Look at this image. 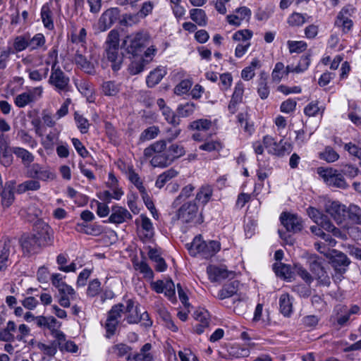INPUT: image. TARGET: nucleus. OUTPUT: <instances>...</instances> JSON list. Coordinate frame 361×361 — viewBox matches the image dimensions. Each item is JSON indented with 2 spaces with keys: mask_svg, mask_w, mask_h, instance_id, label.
<instances>
[{
  "mask_svg": "<svg viewBox=\"0 0 361 361\" xmlns=\"http://www.w3.org/2000/svg\"><path fill=\"white\" fill-rule=\"evenodd\" d=\"M130 219H132V215L128 209L122 207L115 206L112 207L109 222L121 224Z\"/></svg>",
  "mask_w": 361,
  "mask_h": 361,
  "instance_id": "nucleus-19",
  "label": "nucleus"
},
{
  "mask_svg": "<svg viewBox=\"0 0 361 361\" xmlns=\"http://www.w3.org/2000/svg\"><path fill=\"white\" fill-rule=\"evenodd\" d=\"M123 313H125V320L128 324H137L140 322V310L132 300H128L126 305L124 306Z\"/></svg>",
  "mask_w": 361,
  "mask_h": 361,
  "instance_id": "nucleus-20",
  "label": "nucleus"
},
{
  "mask_svg": "<svg viewBox=\"0 0 361 361\" xmlns=\"http://www.w3.org/2000/svg\"><path fill=\"white\" fill-rule=\"evenodd\" d=\"M212 126L211 120L207 118H200L191 122L188 128L192 130L207 131Z\"/></svg>",
  "mask_w": 361,
  "mask_h": 361,
  "instance_id": "nucleus-48",
  "label": "nucleus"
},
{
  "mask_svg": "<svg viewBox=\"0 0 361 361\" xmlns=\"http://www.w3.org/2000/svg\"><path fill=\"white\" fill-rule=\"evenodd\" d=\"M143 154L146 159L151 158L150 164L153 167L165 168L185 155V149L177 143L168 147L166 140H160L146 147Z\"/></svg>",
  "mask_w": 361,
  "mask_h": 361,
  "instance_id": "nucleus-1",
  "label": "nucleus"
},
{
  "mask_svg": "<svg viewBox=\"0 0 361 361\" xmlns=\"http://www.w3.org/2000/svg\"><path fill=\"white\" fill-rule=\"evenodd\" d=\"M50 57L54 59V62L51 66V75L49 79L50 85L55 87L58 91H66L69 84V78L66 76L64 73L56 66L57 53L53 50L49 53Z\"/></svg>",
  "mask_w": 361,
  "mask_h": 361,
  "instance_id": "nucleus-5",
  "label": "nucleus"
},
{
  "mask_svg": "<svg viewBox=\"0 0 361 361\" xmlns=\"http://www.w3.org/2000/svg\"><path fill=\"white\" fill-rule=\"evenodd\" d=\"M13 148L10 147L8 137L1 134L0 135V162L4 166H11L13 161Z\"/></svg>",
  "mask_w": 361,
  "mask_h": 361,
  "instance_id": "nucleus-14",
  "label": "nucleus"
},
{
  "mask_svg": "<svg viewBox=\"0 0 361 361\" xmlns=\"http://www.w3.org/2000/svg\"><path fill=\"white\" fill-rule=\"evenodd\" d=\"M186 246L190 255L194 257L200 255L204 259L212 257L221 249V245L218 241L207 242L202 239L200 235L195 236L192 241L187 244Z\"/></svg>",
  "mask_w": 361,
  "mask_h": 361,
  "instance_id": "nucleus-2",
  "label": "nucleus"
},
{
  "mask_svg": "<svg viewBox=\"0 0 361 361\" xmlns=\"http://www.w3.org/2000/svg\"><path fill=\"white\" fill-rule=\"evenodd\" d=\"M75 63L85 72L92 74L94 73V65L80 54H77L75 57Z\"/></svg>",
  "mask_w": 361,
  "mask_h": 361,
  "instance_id": "nucleus-51",
  "label": "nucleus"
},
{
  "mask_svg": "<svg viewBox=\"0 0 361 361\" xmlns=\"http://www.w3.org/2000/svg\"><path fill=\"white\" fill-rule=\"evenodd\" d=\"M105 56L111 63L114 71L121 68L123 61V54L119 49V33L116 30H111L106 37Z\"/></svg>",
  "mask_w": 361,
  "mask_h": 361,
  "instance_id": "nucleus-3",
  "label": "nucleus"
},
{
  "mask_svg": "<svg viewBox=\"0 0 361 361\" xmlns=\"http://www.w3.org/2000/svg\"><path fill=\"white\" fill-rule=\"evenodd\" d=\"M309 216L318 225L324 228L326 222L329 221L327 216L314 207H310L307 209Z\"/></svg>",
  "mask_w": 361,
  "mask_h": 361,
  "instance_id": "nucleus-49",
  "label": "nucleus"
},
{
  "mask_svg": "<svg viewBox=\"0 0 361 361\" xmlns=\"http://www.w3.org/2000/svg\"><path fill=\"white\" fill-rule=\"evenodd\" d=\"M159 128L157 126H152L144 130L140 135L141 142L148 141L154 139L159 134Z\"/></svg>",
  "mask_w": 361,
  "mask_h": 361,
  "instance_id": "nucleus-60",
  "label": "nucleus"
},
{
  "mask_svg": "<svg viewBox=\"0 0 361 361\" xmlns=\"http://www.w3.org/2000/svg\"><path fill=\"white\" fill-rule=\"evenodd\" d=\"M13 152L17 157L21 159L24 164H29L34 161L32 154L24 148L15 147L13 148Z\"/></svg>",
  "mask_w": 361,
  "mask_h": 361,
  "instance_id": "nucleus-54",
  "label": "nucleus"
},
{
  "mask_svg": "<svg viewBox=\"0 0 361 361\" xmlns=\"http://www.w3.org/2000/svg\"><path fill=\"white\" fill-rule=\"evenodd\" d=\"M280 221L286 229L290 232L300 231L303 226L302 219L297 214L289 212H282Z\"/></svg>",
  "mask_w": 361,
  "mask_h": 361,
  "instance_id": "nucleus-13",
  "label": "nucleus"
},
{
  "mask_svg": "<svg viewBox=\"0 0 361 361\" xmlns=\"http://www.w3.org/2000/svg\"><path fill=\"white\" fill-rule=\"evenodd\" d=\"M40 16L46 29L51 30L54 28L51 2L46 3L42 6Z\"/></svg>",
  "mask_w": 361,
  "mask_h": 361,
  "instance_id": "nucleus-23",
  "label": "nucleus"
},
{
  "mask_svg": "<svg viewBox=\"0 0 361 361\" xmlns=\"http://www.w3.org/2000/svg\"><path fill=\"white\" fill-rule=\"evenodd\" d=\"M280 312L285 317H289L293 312V302L287 293L282 294L279 298Z\"/></svg>",
  "mask_w": 361,
  "mask_h": 361,
  "instance_id": "nucleus-35",
  "label": "nucleus"
},
{
  "mask_svg": "<svg viewBox=\"0 0 361 361\" xmlns=\"http://www.w3.org/2000/svg\"><path fill=\"white\" fill-rule=\"evenodd\" d=\"M197 109V105L193 102H186L178 106L177 114L180 117L186 118L192 115Z\"/></svg>",
  "mask_w": 361,
  "mask_h": 361,
  "instance_id": "nucleus-50",
  "label": "nucleus"
},
{
  "mask_svg": "<svg viewBox=\"0 0 361 361\" xmlns=\"http://www.w3.org/2000/svg\"><path fill=\"white\" fill-rule=\"evenodd\" d=\"M228 354L231 359H239L247 357L250 354V351L248 348L241 346L239 344H233L228 347Z\"/></svg>",
  "mask_w": 361,
  "mask_h": 361,
  "instance_id": "nucleus-30",
  "label": "nucleus"
},
{
  "mask_svg": "<svg viewBox=\"0 0 361 361\" xmlns=\"http://www.w3.org/2000/svg\"><path fill=\"white\" fill-rule=\"evenodd\" d=\"M310 61V56L309 55L302 56L297 66L289 65L291 69H293L291 73H303L308 68Z\"/></svg>",
  "mask_w": 361,
  "mask_h": 361,
  "instance_id": "nucleus-57",
  "label": "nucleus"
},
{
  "mask_svg": "<svg viewBox=\"0 0 361 361\" xmlns=\"http://www.w3.org/2000/svg\"><path fill=\"white\" fill-rule=\"evenodd\" d=\"M198 207L195 202H188L183 204L178 210L176 216L183 223L192 221L197 215Z\"/></svg>",
  "mask_w": 361,
  "mask_h": 361,
  "instance_id": "nucleus-15",
  "label": "nucleus"
},
{
  "mask_svg": "<svg viewBox=\"0 0 361 361\" xmlns=\"http://www.w3.org/2000/svg\"><path fill=\"white\" fill-rule=\"evenodd\" d=\"M126 175L128 180L137 188L140 192L146 190L140 177L135 171L133 166H127Z\"/></svg>",
  "mask_w": 361,
  "mask_h": 361,
  "instance_id": "nucleus-40",
  "label": "nucleus"
},
{
  "mask_svg": "<svg viewBox=\"0 0 361 361\" xmlns=\"http://www.w3.org/2000/svg\"><path fill=\"white\" fill-rule=\"evenodd\" d=\"M287 44L290 53H300L305 51L307 47V43L304 41L289 40Z\"/></svg>",
  "mask_w": 361,
  "mask_h": 361,
  "instance_id": "nucleus-62",
  "label": "nucleus"
},
{
  "mask_svg": "<svg viewBox=\"0 0 361 361\" xmlns=\"http://www.w3.org/2000/svg\"><path fill=\"white\" fill-rule=\"evenodd\" d=\"M331 264L335 270L340 273L345 271V268L349 265L350 261L348 257L341 252L333 250V252L329 257Z\"/></svg>",
  "mask_w": 361,
  "mask_h": 361,
  "instance_id": "nucleus-18",
  "label": "nucleus"
},
{
  "mask_svg": "<svg viewBox=\"0 0 361 361\" xmlns=\"http://www.w3.org/2000/svg\"><path fill=\"white\" fill-rule=\"evenodd\" d=\"M263 143L268 153L278 157L289 154L292 150V145L289 142L281 140L276 142L270 135L263 137Z\"/></svg>",
  "mask_w": 361,
  "mask_h": 361,
  "instance_id": "nucleus-8",
  "label": "nucleus"
},
{
  "mask_svg": "<svg viewBox=\"0 0 361 361\" xmlns=\"http://www.w3.org/2000/svg\"><path fill=\"white\" fill-rule=\"evenodd\" d=\"M11 252V245L9 242H5L0 246V270H5L8 266L9 257Z\"/></svg>",
  "mask_w": 361,
  "mask_h": 361,
  "instance_id": "nucleus-34",
  "label": "nucleus"
},
{
  "mask_svg": "<svg viewBox=\"0 0 361 361\" xmlns=\"http://www.w3.org/2000/svg\"><path fill=\"white\" fill-rule=\"evenodd\" d=\"M157 52V49L154 46H149L144 53V59H142V62L137 65L134 74L142 72L144 69L145 63H148L152 61Z\"/></svg>",
  "mask_w": 361,
  "mask_h": 361,
  "instance_id": "nucleus-41",
  "label": "nucleus"
},
{
  "mask_svg": "<svg viewBox=\"0 0 361 361\" xmlns=\"http://www.w3.org/2000/svg\"><path fill=\"white\" fill-rule=\"evenodd\" d=\"M152 345L145 343L140 349V353L134 355L135 361H154L153 355L151 353Z\"/></svg>",
  "mask_w": 361,
  "mask_h": 361,
  "instance_id": "nucleus-46",
  "label": "nucleus"
},
{
  "mask_svg": "<svg viewBox=\"0 0 361 361\" xmlns=\"http://www.w3.org/2000/svg\"><path fill=\"white\" fill-rule=\"evenodd\" d=\"M27 173L28 177L37 178L43 181L53 180L55 178V174L53 172L38 164H32L27 170Z\"/></svg>",
  "mask_w": 361,
  "mask_h": 361,
  "instance_id": "nucleus-17",
  "label": "nucleus"
},
{
  "mask_svg": "<svg viewBox=\"0 0 361 361\" xmlns=\"http://www.w3.org/2000/svg\"><path fill=\"white\" fill-rule=\"evenodd\" d=\"M128 38L130 44L127 47V51L133 56H136L141 52L142 49L149 44L151 41L149 35L146 32H137Z\"/></svg>",
  "mask_w": 361,
  "mask_h": 361,
  "instance_id": "nucleus-9",
  "label": "nucleus"
},
{
  "mask_svg": "<svg viewBox=\"0 0 361 361\" xmlns=\"http://www.w3.org/2000/svg\"><path fill=\"white\" fill-rule=\"evenodd\" d=\"M253 32L249 29L239 30L232 35V40L237 43H250Z\"/></svg>",
  "mask_w": 361,
  "mask_h": 361,
  "instance_id": "nucleus-43",
  "label": "nucleus"
},
{
  "mask_svg": "<svg viewBox=\"0 0 361 361\" xmlns=\"http://www.w3.org/2000/svg\"><path fill=\"white\" fill-rule=\"evenodd\" d=\"M124 305L122 304H118L111 307L108 313L107 317L113 321H116L117 323L121 317L122 313H123Z\"/></svg>",
  "mask_w": 361,
  "mask_h": 361,
  "instance_id": "nucleus-64",
  "label": "nucleus"
},
{
  "mask_svg": "<svg viewBox=\"0 0 361 361\" xmlns=\"http://www.w3.org/2000/svg\"><path fill=\"white\" fill-rule=\"evenodd\" d=\"M190 18L199 26L204 27L207 23V16L205 11L200 8L190 10Z\"/></svg>",
  "mask_w": 361,
  "mask_h": 361,
  "instance_id": "nucleus-38",
  "label": "nucleus"
},
{
  "mask_svg": "<svg viewBox=\"0 0 361 361\" xmlns=\"http://www.w3.org/2000/svg\"><path fill=\"white\" fill-rule=\"evenodd\" d=\"M347 210L348 218L357 224H361V209L355 204H350L347 207Z\"/></svg>",
  "mask_w": 361,
  "mask_h": 361,
  "instance_id": "nucleus-61",
  "label": "nucleus"
},
{
  "mask_svg": "<svg viewBox=\"0 0 361 361\" xmlns=\"http://www.w3.org/2000/svg\"><path fill=\"white\" fill-rule=\"evenodd\" d=\"M207 272L209 276V279L212 281H218L221 279H224L231 277L233 275V272L228 271L223 266H214L210 265L207 269Z\"/></svg>",
  "mask_w": 361,
  "mask_h": 361,
  "instance_id": "nucleus-22",
  "label": "nucleus"
},
{
  "mask_svg": "<svg viewBox=\"0 0 361 361\" xmlns=\"http://www.w3.org/2000/svg\"><path fill=\"white\" fill-rule=\"evenodd\" d=\"M119 10L117 8H111L105 11L100 16L98 26L101 31L109 29L118 19Z\"/></svg>",
  "mask_w": 361,
  "mask_h": 361,
  "instance_id": "nucleus-16",
  "label": "nucleus"
},
{
  "mask_svg": "<svg viewBox=\"0 0 361 361\" xmlns=\"http://www.w3.org/2000/svg\"><path fill=\"white\" fill-rule=\"evenodd\" d=\"M15 332H17L16 324L13 321H9L6 327L0 331V340L4 342L16 341Z\"/></svg>",
  "mask_w": 361,
  "mask_h": 361,
  "instance_id": "nucleus-28",
  "label": "nucleus"
},
{
  "mask_svg": "<svg viewBox=\"0 0 361 361\" xmlns=\"http://www.w3.org/2000/svg\"><path fill=\"white\" fill-rule=\"evenodd\" d=\"M33 231V235L38 238L39 244L46 246L51 243L53 231L45 222L37 220L34 224Z\"/></svg>",
  "mask_w": 361,
  "mask_h": 361,
  "instance_id": "nucleus-11",
  "label": "nucleus"
},
{
  "mask_svg": "<svg viewBox=\"0 0 361 361\" xmlns=\"http://www.w3.org/2000/svg\"><path fill=\"white\" fill-rule=\"evenodd\" d=\"M192 85V81L190 79H185L181 80L178 84H177L174 89L173 92L175 94L178 96H182L185 94H188L190 90Z\"/></svg>",
  "mask_w": 361,
  "mask_h": 361,
  "instance_id": "nucleus-56",
  "label": "nucleus"
},
{
  "mask_svg": "<svg viewBox=\"0 0 361 361\" xmlns=\"http://www.w3.org/2000/svg\"><path fill=\"white\" fill-rule=\"evenodd\" d=\"M269 92L267 75L265 73L262 72L260 73V78L257 85V93L262 99H265L269 97Z\"/></svg>",
  "mask_w": 361,
  "mask_h": 361,
  "instance_id": "nucleus-44",
  "label": "nucleus"
},
{
  "mask_svg": "<svg viewBox=\"0 0 361 361\" xmlns=\"http://www.w3.org/2000/svg\"><path fill=\"white\" fill-rule=\"evenodd\" d=\"M49 68L45 67L44 68H40L37 70H32L29 69L27 71L28 73L29 78L35 82H39L43 80L44 78H46L48 73H49Z\"/></svg>",
  "mask_w": 361,
  "mask_h": 361,
  "instance_id": "nucleus-59",
  "label": "nucleus"
},
{
  "mask_svg": "<svg viewBox=\"0 0 361 361\" xmlns=\"http://www.w3.org/2000/svg\"><path fill=\"white\" fill-rule=\"evenodd\" d=\"M59 133L50 131L42 140V144L45 149H52L59 140Z\"/></svg>",
  "mask_w": 361,
  "mask_h": 361,
  "instance_id": "nucleus-58",
  "label": "nucleus"
},
{
  "mask_svg": "<svg viewBox=\"0 0 361 361\" xmlns=\"http://www.w3.org/2000/svg\"><path fill=\"white\" fill-rule=\"evenodd\" d=\"M16 138L22 144L27 145L32 149L35 148L37 145V141L25 130H19L17 133Z\"/></svg>",
  "mask_w": 361,
  "mask_h": 361,
  "instance_id": "nucleus-47",
  "label": "nucleus"
},
{
  "mask_svg": "<svg viewBox=\"0 0 361 361\" xmlns=\"http://www.w3.org/2000/svg\"><path fill=\"white\" fill-rule=\"evenodd\" d=\"M244 90L245 86L241 81L235 84L234 92L228 105V109L231 113L234 114L236 111V106L242 102Z\"/></svg>",
  "mask_w": 361,
  "mask_h": 361,
  "instance_id": "nucleus-24",
  "label": "nucleus"
},
{
  "mask_svg": "<svg viewBox=\"0 0 361 361\" xmlns=\"http://www.w3.org/2000/svg\"><path fill=\"white\" fill-rule=\"evenodd\" d=\"M238 291V282L233 281L227 283L219 291L217 298L220 300H224L232 297Z\"/></svg>",
  "mask_w": 361,
  "mask_h": 361,
  "instance_id": "nucleus-37",
  "label": "nucleus"
},
{
  "mask_svg": "<svg viewBox=\"0 0 361 361\" xmlns=\"http://www.w3.org/2000/svg\"><path fill=\"white\" fill-rule=\"evenodd\" d=\"M14 185L15 183L12 181L6 183L4 188L2 190V192L0 194L2 204L4 207H8L14 201Z\"/></svg>",
  "mask_w": 361,
  "mask_h": 361,
  "instance_id": "nucleus-29",
  "label": "nucleus"
},
{
  "mask_svg": "<svg viewBox=\"0 0 361 361\" xmlns=\"http://www.w3.org/2000/svg\"><path fill=\"white\" fill-rule=\"evenodd\" d=\"M59 294L58 302L64 308L70 307L71 301L75 300L78 298L73 288L68 284L63 288L61 289Z\"/></svg>",
  "mask_w": 361,
  "mask_h": 361,
  "instance_id": "nucleus-21",
  "label": "nucleus"
},
{
  "mask_svg": "<svg viewBox=\"0 0 361 361\" xmlns=\"http://www.w3.org/2000/svg\"><path fill=\"white\" fill-rule=\"evenodd\" d=\"M317 173L329 186L343 189L347 187V183L343 175L335 169L331 167H318Z\"/></svg>",
  "mask_w": 361,
  "mask_h": 361,
  "instance_id": "nucleus-6",
  "label": "nucleus"
},
{
  "mask_svg": "<svg viewBox=\"0 0 361 361\" xmlns=\"http://www.w3.org/2000/svg\"><path fill=\"white\" fill-rule=\"evenodd\" d=\"M178 174V172L173 168L165 171L157 177L155 183L156 187L159 188H163L167 182L177 176Z\"/></svg>",
  "mask_w": 361,
  "mask_h": 361,
  "instance_id": "nucleus-39",
  "label": "nucleus"
},
{
  "mask_svg": "<svg viewBox=\"0 0 361 361\" xmlns=\"http://www.w3.org/2000/svg\"><path fill=\"white\" fill-rule=\"evenodd\" d=\"M293 69L288 65L285 67L282 62H277L271 72V80L274 82L279 83L285 75L291 73Z\"/></svg>",
  "mask_w": 361,
  "mask_h": 361,
  "instance_id": "nucleus-27",
  "label": "nucleus"
},
{
  "mask_svg": "<svg viewBox=\"0 0 361 361\" xmlns=\"http://www.w3.org/2000/svg\"><path fill=\"white\" fill-rule=\"evenodd\" d=\"M139 237L143 241L151 240L154 234V228L152 221L145 215L140 214L135 221Z\"/></svg>",
  "mask_w": 361,
  "mask_h": 361,
  "instance_id": "nucleus-10",
  "label": "nucleus"
},
{
  "mask_svg": "<svg viewBox=\"0 0 361 361\" xmlns=\"http://www.w3.org/2000/svg\"><path fill=\"white\" fill-rule=\"evenodd\" d=\"M122 189L106 190L97 194V197L102 201L110 202L111 200H119L123 195Z\"/></svg>",
  "mask_w": 361,
  "mask_h": 361,
  "instance_id": "nucleus-32",
  "label": "nucleus"
},
{
  "mask_svg": "<svg viewBox=\"0 0 361 361\" xmlns=\"http://www.w3.org/2000/svg\"><path fill=\"white\" fill-rule=\"evenodd\" d=\"M311 17L307 13H300L294 12L289 16L287 20V23L290 26L292 27H300L302 26L305 22L308 20Z\"/></svg>",
  "mask_w": 361,
  "mask_h": 361,
  "instance_id": "nucleus-42",
  "label": "nucleus"
},
{
  "mask_svg": "<svg viewBox=\"0 0 361 361\" xmlns=\"http://www.w3.org/2000/svg\"><path fill=\"white\" fill-rule=\"evenodd\" d=\"M212 194L213 190L210 185H202L196 194L195 201L204 206L211 200Z\"/></svg>",
  "mask_w": 361,
  "mask_h": 361,
  "instance_id": "nucleus-31",
  "label": "nucleus"
},
{
  "mask_svg": "<svg viewBox=\"0 0 361 361\" xmlns=\"http://www.w3.org/2000/svg\"><path fill=\"white\" fill-rule=\"evenodd\" d=\"M45 37L43 34L37 33L30 39H29V47L31 50L42 47L45 44Z\"/></svg>",
  "mask_w": 361,
  "mask_h": 361,
  "instance_id": "nucleus-63",
  "label": "nucleus"
},
{
  "mask_svg": "<svg viewBox=\"0 0 361 361\" xmlns=\"http://www.w3.org/2000/svg\"><path fill=\"white\" fill-rule=\"evenodd\" d=\"M166 69L164 66H158L154 70L152 71L146 80L147 86L149 87H154L166 75Z\"/></svg>",
  "mask_w": 361,
  "mask_h": 361,
  "instance_id": "nucleus-26",
  "label": "nucleus"
},
{
  "mask_svg": "<svg viewBox=\"0 0 361 361\" xmlns=\"http://www.w3.org/2000/svg\"><path fill=\"white\" fill-rule=\"evenodd\" d=\"M40 188V183L36 180H26L17 186L16 191L19 194L24 193L29 190H37Z\"/></svg>",
  "mask_w": 361,
  "mask_h": 361,
  "instance_id": "nucleus-53",
  "label": "nucleus"
},
{
  "mask_svg": "<svg viewBox=\"0 0 361 361\" xmlns=\"http://www.w3.org/2000/svg\"><path fill=\"white\" fill-rule=\"evenodd\" d=\"M74 121L76 123L78 129L82 134H85L89 131L90 123L87 118L78 112L74 114Z\"/></svg>",
  "mask_w": 361,
  "mask_h": 361,
  "instance_id": "nucleus-52",
  "label": "nucleus"
},
{
  "mask_svg": "<svg viewBox=\"0 0 361 361\" xmlns=\"http://www.w3.org/2000/svg\"><path fill=\"white\" fill-rule=\"evenodd\" d=\"M274 270L277 276L283 278L286 280L290 281L293 277V271L290 266L279 263L274 264Z\"/></svg>",
  "mask_w": 361,
  "mask_h": 361,
  "instance_id": "nucleus-45",
  "label": "nucleus"
},
{
  "mask_svg": "<svg viewBox=\"0 0 361 361\" xmlns=\"http://www.w3.org/2000/svg\"><path fill=\"white\" fill-rule=\"evenodd\" d=\"M252 16L251 10L247 6L237 8L226 17V22L235 27H240L244 22H249Z\"/></svg>",
  "mask_w": 361,
  "mask_h": 361,
  "instance_id": "nucleus-12",
  "label": "nucleus"
},
{
  "mask_svg": "<svg viewBox=\"0 0 361 361\" xmlns=\"http://www.w3.org/2000/svg\"><path fill=\"white\" fill-rule=\"evenodd\" d=\"M325 212L338 224H343L348 219L347 207L337 200H327L324 202Z\"/></svg>",
  "mask_w": 361,
  "mask_h": 361,
  "instance_id": "nucleus-7",
  "label": "nucleus"
},
{
  "mask_svg": "<svg viewBox=\"0 0 361 361\" xmlns=\"http://www.w3.org/2000/svg\"><path fill=\"white\" fill-rule=\"evenodd\" d=\"M55 339H56L58 348L61 351L70 353H76L78 351V346L74 342L66 341V335L62 331L55 332Z\"/></svg>",
  "mask_w": 361,
  "mask_h": 361,
  "instance_id": "nucleus-25",
  "label": "nucleus"
},
{
  "mask_svg": "<svg viewBox=\"0 0 361 361\" xmlns=\"http://www.w3.org/2000/svg\"><path fill=\"white\" fill-rule=\"evenodd\" d=\"M102 92L107 97H116L121 90V85L115 81H105L102 85Z\"/></svg>",
  "mask_w": 361,
  "mask_h": 361,
  "instance_id": "nucleus-33",
  "label": "nucleus"
},
{
  "mask_svg": "<svg viewBox=\"0 0 361 361\" xmlns=\"http://www.w3.org/2000/svg\"><path fill=\"white\" fill-rule=\"evenodd\" d=\"M23 248L26 250L28 252H35L39 247H43L42 244L39 243L38 238L33 234L28 235L23 238L22 241Z\"/></svg>",
  "mask_w": 361,
  "mask_h": 361,
  "instance_id": "nucleus-36",
  "label": "nucleus"
},
{
  "mask_svg": "<svg viewBox=\"0 0 361 361\" xmlns=\"http://www.w3.org/2000/svg\"><path fill=\"white\" fill-rule=\"evenodd\" d=\"M319 157L328 163H333L339 159V154L331 147L328 146L319 153Z\"/></svg>",
  "mask_w": 361,
  "mask_h": 361,
  "instance_id": "nucleus-55",
  "label": "nucleus"
},
{
  "mask_svg": "<svg viewBox=\"0 0 361 361\" xmlns=\"http://www.w3.org/2000/svg\"><path fill=\"white\" fill-rule=\"evenodd\" d=\"M356 13V8L350 4L344 6L338 13L334 25L338 27L343 34L350 33L353 28V18Z\"/></svg>",
  "mask_w": 361,
  "mask_h": 361,
  "instance_id": "nucleus-4",
  "label": "nucleus"
}]
</instances>
